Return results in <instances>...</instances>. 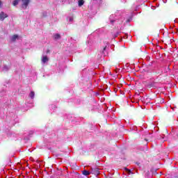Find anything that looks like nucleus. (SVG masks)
Wrapping results in <instances>:
<instances>
[{
    "label": "nucleus",
    "mask_w": 178,
    "mask_h": 178,
    "mask_svg": "<svg viewBox=\"0 0 178 178\" xmlns=\"http://www.w3.org/2000/svg\"><path fill=\"white\" fill-rule=\"evenodd\" d=\"M122 11L118 10L115 12L114 15H111L109 17L110 23H111V24H113V23L116 22V20H118V19H120V17L122 16Z\"/></svg>",
    "instance_id": "nucleus-1"
},
{
    "label": "nucleus",
    "mask_w": 178,
    "mask_h": 178,
    "mask_svg": "<svg viewBox=\"0 0 178 178\" xmlns=\"http://www.w3.org/2000/svg\"><path fill=\"white\" fill-rule=\"evenodd\" d=\"M22 9H27L29 4L30 3V0H22Z\"/></svg>",
    "instance_id": "nucleus-2"
},
{
    "label": "nucleus",
    "mask_w": 178,
    "mask_h": 178,
    "mask_svg": "<svg viewBox=\"0 0 178 178\" xmlns=\"http://www.w3.org/2000/svg\"><path fill=\"white\" fill-rule=\"evenodd\" d=\"M6 17H8V14H6L3 12L0 13V20H1V22H3V20H5V19H6Z\"/></svg>",
    "instance_id": "nucleus-3"
},
{
    "label": "nucleus",
    "mask_w": 178,
    "mask_h": 178,
    "mask_svg": "<svg viewBox=\"0 0 178 178\" xmlns=\"http://www.w3.org/2000/svg\"><path fill=\"white\" fill-rule=\"evenodd\" d=\"M17 40H19V35H13L10 37V41L12 42H16Z\"/></svg>",
    "instance_id": "nucleus-4"
},
{
    "label": "nucleus",
    "mask_w": 178,
    "mask_h": 178,
    "mask_svg": "<svg viewBox=\"0 0 178 178\" xmlns=\"http://www.w3.org/2000/svg\"><path fill=\"white\" fill-rule=\"evenodd\" d=\"M48 60H49V58H48V56H42V63L43 65L47 63V62H48Z\"/></svg>",
    "instance_id": "nucleus-5"
},
{
    "label": "nucleus",
    "mask_w": 178,
    "mask_h": 178,
    "mask_svg": "<svg viewBox=\"0 0 178 178\" xmlns=\"http://www.w3.org/2000/svg\"><path fill=\"white\" fill-rule=\"evenodd\" d=\"M54 40H60V35L58 33H56L54 35Z\"/></svg>",
    "instance_id": "nucleus-6"
},
{
    "label": "nucleus",
    "mask_w": 178,
    "mask_h": 178,
    "mask_svg": "<svg viewBox=\"0 0 178 178\" xmlns=\"http://www.w3.org/2000/svg\"><path fill=\"white\" fill-rule=\"evenodd\" d=\"M35 95V93L34 92V91H31L29 94V97L30 98H31V99H33Z\"/></svg>",
    "instance_id": "nucleus-7"
},
{
    "label": "nucleus",
    "mask_w": 178,
    "mask_h": 178,
    "mask_svg": "<svg viewBox=\"0 0 178 178\" xmlns=\"http://www.w3.org/2000/svg\"><path fill=\"white\" fill-rule=\"evenodd\" d=\"M19 2H20V0H14L13 2V6H16L17 5H18Z\"/></svg>",
    "instance_id": "nucleus-8"
},
{
    "label": "nucleus",
    "mask_w": 178,
    "mask_h": 178,
    "mask_svg": "<svg viewBox=\"0 0 178 178\" xmlns=\"http://www.w3.org/2000/svg\"><path fill=\"white\" fill-rule=\"evenodd\" d=\"M78 5L79 6H83V5H84V0H79L78 1Z\"/></svg>",
    "instance_id": "nucleus-9"
},
{
    "label": "nucleus",
    "mask_w": 178,
    "mask_h": 178,
    "mask_svg": "<svg viewBox=\"0 0 178 178\" xmlns=\"http://www.w3.org/2000/svg\"><path fill=\"white\" fill-rule=\"evenodd\" d=\"M82 173L84 176H88L90 175V172L86 170H83Z\"/></svg>",
    "instance_id": "nucleus-10"
},
{
    "label": "nucleus",
    "mask_w": 178,
    "mask_h": 178,
    "mask_svg": "<svg viewBox=\"0 0 178 178\" xmlns=\"http://www.w3.org/2000/svg\"><path fill=\"white\" fill-rule=\"evenodd\" d=\"M126 172H127L128 175H133V172L131 170H129V168H125Z\"/></svg>",
    "instance_id": "nucleus-11"
},
{
    "label": "nucleus",
    "mask_w": 178,
    "mask_h": 178,
    "mask_svg": "<svg viewBox=\"0 0 178 178\" xmlns=\"http://www.w3.org/2000/svg\"><path fill=\"white\" fill-rule=\"evenodd\" d=\"M9 67L8 65H5L3 68V72H8Z\"/></svg>",
    "instance_id": "nucleus-12"
},
{
    "label": "nucleus",
    "mask_w": 178,
    "mask_h": 178,
    "mask_svg": "<svg viewBox=\"0 0 178 178\" xmlns=\"http://www.w3.org/2000/svg\"><path fill=\"white\" fill-rule=\"evenodd\" d=\"M106 52V47H105L103 49L102 54H104V55H105Z\"/></svg>",
    "instance_id": "nucleus-13"
},
{
    "label": "nucleus",
    "mask_w": 178,
    "mask_h": 178,
    "mask_svg": "<svg viewBox=\"0 0 178 178\" xmlns=\"http://www.w3.org/2000/svg\"><path fill=\"white\" fill-rule=\"evenodd\" d=\"M70 22H73V17H70Z\"/></svg>",
    "instance_id": "nucleus-14"
},
{
    "label": "nucleus",
    "mask_w": 178,
    "mask_h": 178,
    "mask_svg": "<svg viewBox=\"0 0 178 178\" xmlns=\"http://www.w3.org/2000/svg\"><path fill=\"white\" fill-rule=\"evenodd\" d=\"M0 8H2V1L0 0Z\"/></svg>",
    "instance_id": "nucleus-15"
},
{
    "label": "nucleus",
    "mask_w": 178,
    "mask_h": 178,
    "mask_svg": "<svg viewBox=\"0 0 178 178\" xmlns=\"http://www.w3.org/2000/svg\"><path fill=\"white\" fill-rule=\"evenodd\" d=\"M122 22H123V20H122V19H121L120 23H122Z\"/></svg>",
    "instance_id": "nucleus-16"
}]
</instances>
